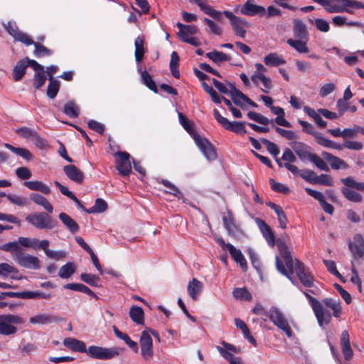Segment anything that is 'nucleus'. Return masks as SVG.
Segmentation results:
<instances>
[{
  "label": "nucleus",
  "instance_id": "nucleus-1",
  "mask_svg": "<svg viewBox=\"0 0 364 364\" xmlns=\"http://www.w3.org/2000/svg\"><path fill=\"white\" fill-rule=\"evenodd\" d=\"M280 254L284 259L287 269L283 262L279 259V257H276V267L277 270L283 275L287 277L292 284L294 282L291 277V274L294 272V267L295 268V272L300 279L301 282L305 287H311L313 286L314 279L310 275L309 272L305 269L304 264L298 259H294L291 257V252L286 245H281L279 247Z\"/></svg>",
  "mask_w": 364,
  "mask_h": 364
},
{
  "label": "nucleus",
  "instance_id": "nucleus-2",
  "mask_svg": "<svg viewBox=\"0 0 364 364\" xmlns=\"http://www.w3.org/2000/svg\"><path fill=\"white\" fill-rule=\"evenodd\" d=\"M24 319L15 314H4L0 316V335H14L17 328L14 324H23Z\"/></svg>",
  "mask_w": 364,
  "mask_h": 364
},
{
  "label": "nucleus",
  "instance_id": "nucleus-3",
  "mask_svg": "<svg viewBox=\"0 0 364 364\" xmlns=\"http://www.w3.org/2000/svg\"><path fill=\"white\" fill-rule=\"evenodd\" d=\"M123 349L119 347L104 348L97 346H90L86 353L92 358L109 360L118 356Z\"/></svg>",
  "mask_w": 364,
  "mask_h": 364
},
{
  "label": "nucleus",
  "instance_id": "nucleus-4",
  "mask_svg": "<svg viewBox=\"0 0 364 364\" xmlns=\"http://www.w3.org/2000/svg\"><path fill=\"white\" fill-rule=\"evenodd\" d=\"M26 221L37 229L51 230L56 226V222L45 213L30 214L26 218Z\"/></svg>",
  "mask_w": 364,
  "mask_h": 364
},
{
  "label": "nucleus",
  "instance_id": "nucleus-5",
  "mask_svg": "<svg viewBox=\"0 0 364 364\" xmlns=\"http://www.w3.org/2000/svg\"><path fill=\"white\" fill-rule=\"evenodd\" d=\"M268 316L270 321L279 329L282 330L290 338L292 336V331L284 314L277 307H272Z\"/></svg>",
  "mask_w": 364,
  "mask_h": 364
},
{
  "label": "nucleus",
  "instance_id": "nucleus-6",
  "mask_svg": "<svg viewBox=\"0 0 364 364\" xmlns=\"http://www.w3.org/2000/svg\"><path fill=\"white\" fill-rule=\"evenodd\" d=\"M224 15L230 20L235 34L242 38H245L249 23L244 18L237 16L230 11H223Z\"/></svg>",
  "mask_w": 364,
  "mask_h": 364
},
{
  "label": "nucleus",
  "instance_id": "nucleus-7",
  "mask_svg": "<svg viewBox=\"0 0 364 364\" xmlns=\"http://www.w3.org/2000/svg\"><path fill=\"white\" fill-rule=\"evenodd\" d=\"M178 28V36L183 42L190 43L194 46H198L200 42L192 36L198 32V29L193 25H184L180 22L176 24Z\"/></svg>",
  "mask_w": 364,
  "mask_h": 364
},
{
  "label": "nucleus",
  "instance_id": "nucleus-8",
  "mask_svg": "<svg viewBox=\"0 0 364 364\" xmlns=\"http://www.w3.org/2000/svg\"><path fill=\"white\" fill-rule=\"evenodd\" d=\"M213 115L217 122L225 129L237 134L246 133V128L244 122H230L228 119L223 117L218 109L213 110Z\"/></svg>",
  "mask_w": 364,
  "mask_h": 364
},
{
  "label": "nucleus",
  "instance_id": "nucleus-9",
  "mask_svg": "<svg viewBox=\"0 0 364 364\" xmlns=\"http://www.w3.org/2000/svg\"><path fill=\"white\" fill-rule=\"evenodd\" d=\"M4 26L6 31L14 38L15 41L21 42L26 46H31L33 43V41L27 33L19 30L15 21H9Z\"/></svg>",
  "mask_w": 364,
  "mask_h": 364
},
{
  "label": "nucleus",
  "instance_id": "nucleus-10",
  "mask_svg": "<svg viewBox=\"0 0 364 364\" xmlns=\"http://www.w3.org/2000/svg\"><path fill=\"white\" fill-rule=\"evenodd\" d=\"M141 355L145 360H149L154 355L153 340L148 331L141 332L139 339Z\"/></svg>",
  "mask_w": 364,
  "mask_h": 364
},
{
  "label": "nucleus",
  "instance_id": "nucleus-11",
  "mask_svg": "<svg viewBox=\"0 0 364 364\" xmlns=\"http://www.w3.org/2000/svg\"><path fill=\"white\" fill-rule=\"evenodd\" d=\"M195 143L199 149L202 151L205 158L209 161H213L217 159V154L212 144L205 138L195 134L193 136Z\"/></svg>",
  "mask_w": 364,
  "mask_h": 364
},
{
  "label": "nucleus",
  "instance_id": "nucleus-12",
  "mask_svg": "<svg viewBox=\"0 0 364 364\" xmlns=\"http://www.w3.org/2000/svg\"><path fill=\"white\" fill-rule=\"evenodd\" d=\"M14 259L20 266L27 269H38L40 268V260L37 257L22 252L15 254L14 255Z\"/></svg>",
  "mask_w": 364,
  "mask_h": 364
},
{
  "label": "nucleus",
  "instance_id": "nucleus-13",
  "mask_svg": "<svg viewBox=\"0 0 364 364\" xmlns=\"http://www.w3.org/2000/svg\"><path fill=\"white\" fill-rule=\"evenodd\" d=\"M223 222L228 233L233 237H239L243 235L239 225L237 224L232 212L228 211L227 215L223 217Z\"/></svg>",
  "mask_w": 364,
  "mask_h": 364
},
{
  "label": "nucleus",
  "instance_id": "nucleus-14",
  "mask_svg": "<svg viewBox=\"0 0 364 364\" xmlns=\"http://www.w3.org/2000/svg\"><path fill=\"white\" fill-rule=\"evenodd\" d=\"M228 86L230 87V95L235 105L241 107L242 108H245V104L250 105L253 107H257V105L255 102L251 100L247 96L237 90L232 84L229 83Z\"/></svg>",
  "mask_w": 364,
  "mask_h": 364
},
{
  "label": "nucleus",
  "instance_id": "nucleus-15",
  "mask_svg": "<svg viewBox=\"0 0 364 364\" xmlns=\"http://www.w3.org/2000/svg\"><path fill=\"white\" fill-rule=\"evenodd\" d=\"M348 247L354 259H360L364 255V239L360 234H355L353 240H349Z\"/></svg>",
  "mask_w": 364,
  "mask_h": 364
},
{
  "label": "nucleus",
  "instance_id": "nucleus-16",
  "mask_svg": "<svg viewBox=\"0 0 364 364\" xmlns=\"http://www.w3.org/2000/svg\"><path fill=\"white\" fill-rule=\"evenodd\" d=\"M117 169L122 176H128L132 171L129 154L126 152L116 154Z\"/></svg>",
  "mask_w": 364,
  "mask_h": 364
},
{
  "label": "nucleus",
  "instance_id": "nucleus-17",
  "mask_svg": "<svg viewBox=\"0 0 364 364\" xmlns=\"http://www.w3.org/2000/svg\"><path fill=\"white\" fill-rule=\"evenodd\" d=\"M241 13L250 16H264L266 14V9L262 6L255 4L254 0H247L241 9Z\"/></svg>",
  "mask_w": 364,
  "mask_h": 364
},
{
  "label": "nucleus",
  "instance_id": "nucleus-18",
  "mask_svg": "<svg viewBox=\"0 0 364 364\" xmlns=\"http://www.w3.org/2000/svg\"><path fill=\"white\" fill-rule=\"evenodd\" d=\"M321 155L325 160L329 162L333 169H347L349 168V165L344 160L338 156H333L326 151H323Z\"/></svg>",
  "mask_w": 364,
  "mask_h": 364
},
{
  "label": "nucleus",
  "instance_id": "nucleus-19",
  "mask_svg": "<svg viewBox=\"0 0 364 364\" xmlns=\"http://www.w3.org/2000/svg\"><path fill=\"white\" fill-rule=\"evenodd\" d=\"M256 223L267 243L270 246L274 247L275 244V237L270 227L259 218L256 219Z\"/></svg>",
  "mask_w": 364,
  "mask_h": 364
},
{
  "label": "nucleus",
  "instance_id": "nucleus-20",
  "mask_svg": "<svg viewBox=\"0 0 364 364\" xmlns=\"http://www.w3.org/2000/svg\"><path fill=\"white\" fill-rule=\"evenodd\" d=\"M203 289V284L196 278L190 281L187 286L188 294L193 301H196L199 298Z\"/></svg>",
  "mask_w": 364,
  "mask_h": 364
},
{
  "label": "nucleus",
  "instance_id": "nucleus-21",
  "mask_svg": "<svg viewBox=\"0 0 364 364\" xmlns=\"http://www.w3.org/2000/svg\"><path fill=\"white\" fill-rule=\"evenodd\" d=\"M65 175L71 181L81 183L84 178V173L74 165H67L63 167Z\"/></svg>",
  "mask_w": 364,
  "mask_h": 364
},
{
  "label": "nucleus",
  "instance_id": "nucleus-22",
  "mask_svg": "<svg viewBox=\"0 0 364 364\" xmlns=\"http://www.w3.org/2000/svg\"><path fill=\"white\" fill-rule=\"evenodd\" d=\"M313 311L320 326H323L324 324H328L331 321V315L330 312L324 309L321 304L313 309Z\"/></svg>",
  "mask_w": 364,
  "mask_h": 364
},
{
  "label": "nucleus",
  "instance_id": "nucleus-23",
  "mask_svg": "<svg viewBox=\"0 0 364 364\" xmlns=\"http://www.w3.org/2000/svg\"><path fill=\"white\" fill-rule=\"evenodd\" d=\"M291 148L301 161L309 160L313 154L309 151V147L301 142H293Z\"/></svg>",
  "mask_w": 364,
  "mask_h": 364
},
{
  "label": "nucleus",
  "instance_id": "nucleus-24",
  "mask_svg": "<svg viewBox=\"0 0 364 364\" xmlns=\"http://www.w3.org/2000/svg\"><path fill=\"white\" fill-rule=\"evenodd\" d=\"M293 33L296 38L308 41L309 33L306 24L300 19L296 18L293 21Z\"/></svg>",
  "mask_w": 364,
  "mask_h": 364
},
{
  "label": "nucleus",
  "instance_id": "nucleus-25",
  "mask_svg": "<svg viewBox=\"0 0 364 364\" xmlns=\"http://www.w3.org/2000/svg\"><path fill=\"white\" fill-rule=\"evenodd\" d=\"M57 321V318L48 314H37L29 318V323L33 325H46Z\"/></svg>",
  "mask_w": 364,
  "mask_h": 364
},
{
  "label": "nucleus",
  "instance_id": "nucleus-26",
  "mask_svg": "<svg viewBox=\"0 0 364 364\" xmlns=\"http://www.w3.org/2000/svg\"><path fill=\"white\" fill-rule=\"evenodd\" d=\"M63 344L73 351L80 353H86L87 351L85 343L82 341L73 338H65Z\"/></svg>",
  "mask_w": 364,
  "mask_h": 364
},
{
  "label": "nucleus",
  "instance_id": "nucleus-27",
  "mask_svg": "<svg viewBox=\"0 0 364 364\" xmlns=\"http://www.w3.org/2000/svg\"><path fill=\"white\" fill-rule=\"evenodd\" d=\"M263 61L267 66L277 67L286 64L284 58L277 53H270L264 57Z\"/></svg>",
  "mask_w": 364,
  "mask_h": 364
},
{
  "label": "nucleus",
  "instance_id": "nucleus-28",
  "mask_svg": "<svg viewBox=\"0 0 364 364\" xmlns=\"http://www.w3.org/2000/svg\"><path fill=\"white\" fill-rule=\"evenodd\" d=\"M228 251L232 257V258L240 265L241 268L243 271H246L247 269V264L246 259L242 255V252L235 247L233 245L228 246Z\"/></svg>",
  "mask_w": 364,
  "mask_h": 364
},
{
  "label": "nucleus",
  "instance_id": "nucleus-29",
  "mask_svg": "<svg viewBox=\"0 0 364 364\" xmlns=\"http://www.w3.org/2000/svg\"><path fill=\"white\" fill-rule=\"evenodd\" d=\"M24 185L31 191H39L46 195L50 194L51 191L50 187L48 185L40 181H26Z\"/></svg>",
  "mask_w": 364,
  "mask_h": 364
},
{
  "label": "nucleus",
  "instance_id": "nucleus-30",
  "mask_svg": "<svg viewBox=\"0 0 364 364\" xmlns=\"http://www.w3.org/2000/svg\"><path fill=\"white\" fill-rule=\"evenodd\" d=\"M341 345L345 359H350L353 355V351L350 345L349 335L346 331H343L341 333Z\"/></svg>",
  "mask_w": 364,
  "mask_h": 364
},
{
  "label": "nucleus",
  "instance_id": "nucleus-31",
  "mask_svg": "<svg viewBox=\"0 0 364 364\" xmlns=\"http://www.w3.org/2000/svg\"><path fill=\"white\" fill-rule=\"evenodd\" d=\"M59 219L71 233H75L79 230L78 224L67 213H60Z\"/></svg>",
  "mask_w": 364,
  "mask_h": 364
},
{
  "label": "nucleus",
  "instance_id": "nucleus-32",
  "mask_svg": "<svg viewBox=\"0 0 364 364\" xmlns=\"http://www.w3.org/2000/svg\"><path fill=\"white\" fill-rule=\"evenodd\" d=\"M21 299H49L52 295L50 293H45L41 291H21Z\"/></svg>",
  "mask_w": 364,
  "mask_h": 364
},
{
  "label": "nucleus",
  "instance_id": "nucleus-33",
  "mask_svg": "<svg viewBox=\"0 0 364 364\" xmlns=\"http://www.w3.org/2000/svg\"><path fill=\"white\" fill-rule=\"evenodd\" d=\"M30 198L32 201H33L36 204L42 206L47 212L49 213H52L53 211V208L50 203L43 196L38 193H31L30 195Z\"/></svg>",
  "mask_w": 364,
  "mask_h": 364
},
{
  "label": "nucleus",
  "instance_id": "nucleus-34",
  "mask_svg": "<svg viewBox=\"0 0 364 364\" xmlns=\"http://www.w3.org/2000/svg\"><path fill=\"white\" fill-rule=\"evenodd\" d=\"M129 314L133 322L139 325L144 324V313L141 307L138 306H132Z\"/></svg>",
  "mask_w": 364,
  "mask_h": 364
},
{
  "label": "nucleus",
  "instance_id": "nucleus-35",
  "mask_svg": "<svg viewBox=\"0 0 364 364\" xmlns=\"http://www.w3.org/2000/svg\"><path fill=\"white\" fill-rule=\"evenodd\" d=\"M28 67L27 61L22 59L19 60L13 70V79L15 82L21 80L26 73V69Z\"/></svg>",
  "mask_w": 364,
  "mask_h": 364
},
{
  "label": "nucleus",
  "instance_id": "nucleus-36",
  "mask_svg": "<svg viewBox=\"0 0 364 364\" xmlns=\"http://www.w3.org/2000/svg\"><path fill=\"white\" fill-rule=\"evenodd\" d=\"M306 42L307 41L301 38H289L287 41L291 47L300 53H306L309 52V48L306 46Z\"/></svg>",
  "mask_w": 364,
  "mask_h": 364
},
{
  "label": "nucleus",
  "instance_id": "nucleus-37",
  "mask_svg": "<svg viewBox=\"0 0 364 364\" xmlns=\"http://www.w3.org/2000/svg\"><path fill=\"white\" fill-rule=\"evenodd\" d=\"M144 38L142 36H138L134 41L135 51L134 55L137 63L141 61L144 58L145 49L144 47Z\"/></svg>",
  "mask_w": 364,
  "mask_h": 364
},
{
  "label": "nucleus",
  "instance_id": "nucleus-38",
  "mask_svg": "<svg viewBox=\"0 0 364 364\" xmlns=\"http://www.w3.org/2000/svg\"><path fill=\"white\" fill-rule=\"evenodd\" d=\"M323 303L333 311V316L338 318L341 312V306L339 299L332 298H326L323 299Z\"/></svg>",
  "mask_w": 364,
  "mask_h": 364
},
{
  "label": "nucleus",
  "instance_id": "nucleus-39",
  "mask_svg": "<svg viewBox=\"0 0 364 364\" xmlns=\"http://www.w3.org/2000/svg\"><path fill=\"white\" fill-rule=\"evenodd\" d=\"M268 205L276 213L280 227L282 229H285L287 228V218L282 208L274 203H269Z\"/></svg>",
  "mask_w": 364,
  "mask_h": 364
},
{
  "label": "nucleus",
  "instance_id": "nucleus-40",
  "mask_svg": "<svg viewBox=\"0 0 364 364\" xmlns=\"http://www.w3.org/2000/svg\"><path fill=\"white\" fill-rule=\"evenodd\" d=\"M252 81L257 86H259V83H262L263 87H261V90L264 93H269V90L273 87L272 80L269 77H267L265 75L258 76L256 77L255 80Z\"/></svg>",
  "mask_w": 364,
  "mask_h": 364
},
{
  "label": "nucleus",
  "instance_id": "nucleus-41",
  "mask_svg": "<svg viewBox=\"0 0 364 364\" xmlns=\"http://www.w3.org/2000/svg\"><path fill=\"white\" fill-rule=\"evenodd\" d=\"M206 56L211 60L213 63L219 65L223 62L228 61L230 60V56L218 50H213L206 53Z\"/></svg>",
  "mask_w": 364,
  "mask_h": 364
},
{
  "label": "nucleus",
  "instance_id": "nucleus-42",
  "mask_svg": "<svg viewBox=\"0 0 364 364\" xmlns=\"http://www.w3.org/2000/svg\"><path fill=\"white\" fill-rule=\"evenodd\" d=\"M18 272V269L8 263H0V276L4 277H11L12 279H17V277L14 274Z\"/></svg>",
  "mask_w": 364,
  "mask_h": 364
},
{
  "label": "nucleus",
  "instance_id": "nucleus-43",
  "mask_svg": "<svg viewBox=\"0 0 364 364\" xmlns=\"http://www.w3.org/2000/svg\"><path fill=\"white\" fill-rule=\"evenodd\" d=\"M4 146L8 149L11 150L16 155L22 157L23 159L27 161H30L33 159V155L28 149L24 148L14 147L12 145L7 143L4 144Z\"/></svg>",
  "mask_w": 364,
  "mask_h": 364
},
{
  "label": "nucleus",
  "instance_id": "nucleus-44",
  "mask_svg": "<svg viewBox=\"0 0 364 364\" xmlns=\"http://www.w3.org/2000/svg\"><path fill=\"white\" fill-rule=\"evenodd\" d=\"M342 193L348 200L353 203H360L363 200L362 196L349 188H342Z\"/></svg>",
  "mask_w": 364,
  "mask_h": 364
},
{
  "label": "nucleus",
  "instance_id": "nucleus-45",
  "mask_svg": "<svg viewBox=\"0 0 364 364\" xmlns=\"http://www.w3.org/2000/svg\"><path fill=\"white\" fill-rule=\"evenodd\" d=\"M65 289H71L76 291L85 293L90 296H95V293L87 286L82 284L70 283L64 286Z\"/></svg>",
  "mask_w": 364,
  "mask_h": 364
},
{
  "label": "nucleus",
  "instance_id": "nucleus-46",
  "mask_svg": "<svg viewBox=\"0 0 364 364\" xmlns=\"http://www.w3.org/2000/svg\"><path fill=\"white\" fill-rule=\"evenodd\" d=\"M64 113L70 117L75 118L80 113L79 107L73 101H70L65 105Z\"/></svg>",
  "mask_w": 364,
  "mask_h": 364
},
{
  "label": "nucleus",
  "instance_id": "nucleus-47",
  "mask_svg": "<svg viewBox=\"0 0 364 364\" xmlns=\"http://www.w3.org/2000/svg\"><path fill=\"white\" fill-rule=\"evenodd\" d=\"M60 90V82L55 79H49L47 89V95L50 99H54Z\"/></svg>",
  "mask_w": 364,
  "mask_h": 364
},
{
  "label": "nucleus",
  "instance_id": "nucleus-48",
  "mask_svg": "<svg viewBox=\"0 0 364 364\" xmlns=\"http://www.w3.org/2000/svg\"><path fill=\"white\" fill-rule=\"evenodd\" d=\"M107 204L105 202V200H104L102 198H97L95 202V205L90 209L86 210V212L87 213H101L105 212L107 210Z\"/></svg>",
  "mask_w": 364,
  "mask_h": 364
},
{
  "label": "nucleus",
  "instance_id": "nucleus-49",
  "mask_svg": "<svg viewBox=\"0 0 364 364\" xmlns=\"http://www.w3.org/2000/svg\"><path fill=\"white\" fill-rule=\"evenodd\" d=\"M217 350L225 359L229 361L230 364H245L239 358L234 357L232 353L225 350L222 347L217 346Z\"/></svg>",
  "mask_w": 364,
  "mask_h": 364
},
{
  "label": "nucleus",
  "instance_id": "nucleus-50",
  "mask_svg": "<svg viewBox=\"0 0 364 364\" xmlns=\"http://www.w3.org/2000/svg\"><path fill=\"white\" fill-rule=\"evenodd\" d=\"M341 181L346 186L345 188H353L358 191H364V183H358L352 177L342 178Z\"/></svg>",
  "mask_w": 364,
  "mask_h": 364
},
{
  "label": "nucleus",
  "instance_id": "nucleus-51",
  "mask_svg": "<svg viewBox=\"0 0 364 364\" xmlns=\"http://www.w3.org/2000/svg\"><path fill=\"white\" fill-rule=\"evenodd\" d=\"M75 272V266L71 263H67L62 266L59 270L58 276L63 279H68Z\"/></svg>",
  "mask_w": 364,
  "mask_h": 364
},
{
  "label": "nucleus",
  "instance_id": "nucleus-52",
  "mask_svg": "<svg viewBox=\"0 0 364 364\" xmlns=\"http://www.w3.org/2000/svg\"><path fill=\"white\" fill-rule=\"evenodd\" d=\"M247 116L250 119L264 125L273 123L272 120H270L267 117L255 112H249L247 113Z\"/></svg>",
  "mask_w": 364,
  "mask_h": 364
},
{
  "label": "nucleus",
  "instance_id": "nucleus-53",
  "mask_svg": "<svg viewBox=\"0 0 364 364\" xmlns=\"http://www.w3.org/2000/svg\"><path fill=\"white\" fill-rule=\"evenodd\" d=\"M232 294L237 299L245 301H250L252 299V295L246 288H235Z\"/></svg>",
  "mask_w": 364,
  "mask_h": 364
},
{
  "label": "nucleus",
  "instance_id": "nucleus-54",
  "mask_svg": "<svg viewBox=\"0 0 364 364\" xmlns=\"http://www.w3.org/2000/svg\"><path fill=\"white\" fill-rule=\"evenodd\" d=\"M1 250L12 253L13 256L20 251V245L18 241L10 242L0 246Z\"/></svg>",
  "mask_w": 364,
  "mask_h": 364
},
{
  "label": "nucleus",
  "instance_id": "nucleus-55",
  "mask_svg": "<svg viewBox=\"0 0 364 364\" xmlns=\"http://www.w3.org/2000/svg\"><path fill=\"white\" fill-rule=\"evenodd\" d=\"M16 133L19 135L21 137L24 138L27 140L31 141L33 138L35 134L36 133V130L28 128V127H21L16 129Z\"/></svg>",
  "mask_w": 364,
  "mask_h": 364
},
{
  "label": "nucleus",
  "instance_id": "nucleus-56",
  "mask_svg": "<svg viewBox=\"0 0 364 364\" xmlns=\"http://www.w3.org/2000/svg\"><path fill=\"white\" fill-rule=\"evenodd\" d=\"M318 168L324 171H329V167L324 160L318 155L313 154L309 159Z\"/></svg>",
  "mask_w": 364,
  "mask_h": 364
},
{
  "label": "nucleus",
  "instance_id": "nucleus-57",
  "mask_svg": "<svg viewBox=\"0 0 364 364\" xmlns=\"http://www.w3.org/2000/svg\"><path fill=\"white\" fill-rule=\"evenodd\" d=\"M32 45H34L35 46L34 55L37 58L48 56L52 53L50 50L38 43H35L33 41Z\"/></svg>",
  "mask_w": 364,
  "mask_h": 364
},
{
  "label": "nucleus",
  "instance_id": "nucleus-58",
  "mask_svg": "<svg viewBox=\"0 0 364 364\" xmlns=\"http://www.w3.org/2000/svg\"><path fill=\"white\" fill-rule=\"evenodd\" d=\"M202 86L204 90L210 95L215 103L220 104L221 102L222 97H220L211 86H209L206 82H203Z\"/></svg>",
  "mask_w": 364,
  "mask_h": 364
},
{
  "label": "nucleus",
  "instance_id": "nucleus-59",
  "mask_svg": "<svg viewBox=\"0 0 364 364\" xmlns=\"http://www.w3.org/2000/svg\"><path fill=\"white\" fill-rule=\"evenodd\" d=\"M18 243L20 246L36 249L37 247V239L32 237H20L18 238Z\"/></svg>",
  "mask_w": 364,
  "mask_h": 364
},
{
  "label": "nucleus",
  "instance_id": "nucleus-60",
  "mask_svg": "<svg viewBox=\"0 0 364 364\" xmlns=\"http://www.w3.org/2000/svg\"><path fill=\"white\" fill-rule=\"evenodd\" d=\"M80 278L84 282H85L91 286H93V287L98 286V282H99L100 279L98 277H97L94 274L82 273L80 275Z\"/></svg>",
  "mask_w": 364,
  "mask_h": 364
},
{
  "label": "nucleus",
  "instance_id": "nucleus-61",
  "mask_svg": "<svg viewBox=\"0 0 364 364\" xmlns=\"http://www.w3.org/2000/svg\"><path fill=\"white\" fill-rule=\"evenodd\" d=\"M178 118L180 123L183 127L191 134H195L193 129V124L192 122L187 119L182 113H178Z\"/></svg>",
  "mask_w": 364,
  "mask_h": 364
},
{
  "label": "nucleus",
  "instance_id": "nucleus-62",
  "mask_svg": "<svg viewBox=\"0 0 364 364\" xmlns=\"http://www.w3.org/2000/svg\"><path fill=\"white\" fill-rule=\"evenodd\" d=\"M141 78L144 83L152 91L157 92V87L155 82L153 81L151 75L146 72L144 71L141 73Z\"/></svg>",
  "mask_w": 364,
  "mask_h": 364
},
{
  "label": "nucleus",
  "instance_id": "nucleus-63",
  "mask_svg": "<svg viewBox=\"0 0 364 364\" xmlns=\"http://www.w3.org/2000/svg\"><path fill=\"white\" fill-rule=\"evenodd\" d=\"M261 141L266 146L267 151L274 157H277L279 154V149L277 144L270 141L267 139H262Z\"/></svg>",
  "mask_w": 364,
  "mask_h": 364
},
{
  "label": "nucleus",
  "instance_id": "nucleus-64",
  "mask_svg": "<svg viewBox=\"0 0 364 364\" xmlns=\"http://www.w3.org/2000/svg\"><path fill=\"white\" fill-rule=\"evenodd\" d=\"M314 24L321 32L327 33L330 30L329 23L323 18H316L314 21Z\"/></svg>",
  "mask_w": 364,
  "mask_h": 364
}]
</instances>
